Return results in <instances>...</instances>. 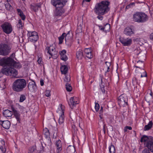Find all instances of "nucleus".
Returning a JSON list of instances; mask_svg holds the SVG:
<instances>
[{"mask_svg": "<svg viewBox=\"0 0 153 153\" xmlns=\"http://www.w3.org/2000/svg\"><path fill=\"white\" fill-rule=\"evenodd\" d=\"M105 85H106V86L108 85H109V83H106Z\"/></svg>", "mask_w": 153, "mask_h": 153, "instance_id": "64", "label": "nucleus"}, {"mask_svg": "<svg viewBox=\"0 0 153 153\" xmlns=\"http://www.w3.org/2000/svg\"><path fill=\"white\" fill-rule=\"evenodd\" d=\"M67 153H76L75 147L73 146H69L66 149Z\"/></svg>", "mask_w": 153, "mask_h": 153, "instance_id": "27", "label": "nucleus"}, {"mask_svg": "<svg viewBox=\"0 0 153 153\" xmlns=\"http://www.w3.org/2000/svg\"><path fill=\"white\" fill-rule=\"evenodd\" d=\"M65 37V43L68 46H70L73 42V40L72 37H69L68 34H66L65 33H63L62 35L59 38V44H61L63 42L64 37Z\"/></svg>", "mask_w": 153, "mask_h": 153, "instance_id": "8", "label": "nucleus"}, {"mask_svg": "<svg viewBox=\"0 0 153 153\" xmlns=\"http://www.w3.org/2000/svg\"><path fill=\"white\" fill-rule=\"evenodd\" d=\"M0 125L6 129H8L10 126V123L8 120L1 121L0 120Z\"/></svg>", "mask_w": 153, "mask_h": 153, "instance_id": "17", "label": "nucleus"}, {"mask_svg": "<svg viewBox=\"0 0 153 153\" xmlns=\"http://www.w3.org/2000/svg\"><path fill=\"white\" fill-rule=\"evenodd\" d=\"M4 32L7 34L10 33L12 31V28L10 24L8 22H5L1 26Z\"/></svg>", "mask_w": 153, "mask_h": 153, "instance_id": "12", "label": "nucleus"}, {"mask_svg": "<svg viewBox=\"0 0 153 153\" xmlns=\"http://www.w3.org/2000/svg\"><path fill=\"white\" fill-rule=\"evenodd\" d=\"M20 17L24 21L26 19L25 15L24 14V13L22 11L20 10Z\"/></svg>", "mask_w": 153, "mask_h": 153, "instance_id": "36", "label": "nucleus"}, {"mask_svg": "<svg viewBox=\"0 0 153 153\" xmlns=\"http://www.w3.org/2000/svg\"><path fill=\"white\" fill-rule=\"evenodd\" d=\"M40 85L41 86L44 85V81L42 79H41L40 81Z\"/></svg>", "mask_w": 153, "mask_h": 153, "instance_id": "55", "label": "nucleus"}, {"mask_svg": "<svg viewBox=\"0 0 153 153\" xmlns=\"http://www.w3.org/2000/svg\"><path fill=\"white\" fill-rule=\"evenodd\" d=\"M124 33L126 36H131L134 33V31L130 27L126 28L124 31Z\"/></svg>", "mask_w": 153, "mask_h": 153, "instance_id": "20", "label": "nucleus"}, {"mask_svg": "<svg viewBox=\"0 0 153 153\" xmlns=\"http://www.w3.org/2000/svg\"><path fill=\"white\" fill-rule=\"evenodd\" d=\"M17 11L18 12V13L19 14V9H17Z\"/></svg>", "mask_w": 153, "mask_h": 153, "instance_id": "63", "label": "nucleus"}, {"mask_svg": "<svg viewBox=\"0 0 153 153\" xmlns=\"http://www.w3.org/2000/svg\"><path fill=\"white\" fill-rule=\"evenodd\" d=\"M59 109L62 111V114L58 120V123L59 124L62 126L61 129L63 130L62 128L63 126V123L65 120L64 115V106H63L62 104H60Z\"/></svg>", "mask_w": 153, "mask_h": 153, "instance_id": "13", "label": "nucleus"}, {"mask_svg": "<svg viewBox=\"0 0 153 153\" xmlns=\"http://www.w3.org/2000/svg\"><path fill=\"white\" fill-rule=\"evenodd\" d=\"M95 108L96 111H97L100 108V105L98 103H97L96 102L95 103Z\"/></svg>", "mask_w": 153, "mask_h": 153, "instance_id": "42", "label": "nucleus"}, {"mask_svg": "<svg viewBox=\"0 0 153 153\" xmlns=\"http://www.w3.org/2000/svg\"><path fill=\"white\" fill-rule=\"evenodd\" d=\"M34 151V150L33 148H32L31 149L30 152H32Z\"/></svg>", "mask_w": 153, "mask_h": 153, "instance_id": "59", "label": "nucleus"}, {"mask_svg": "<svg viewBox=\"0 0 153 153\" xmlns=\"http://www.w3.org/2000/svg\"><path fill=\"white\" fill-rule=\"evenodd\" d=\"M102 110H103V107H101L100 110V113H102Z\"/></svg>", "mask_w": 153, "mask_h": 153, "instance_id": "57", "label": "nucleus"}, {"mask_svg": "<svg viewBox=\"0 0 153 153\" xmlns=\"http://www.w3.org/2000/svg\"><path fill=\"white\" fill-rule=\"evenodd\" d=\"M109 151L110 153H115V149L114 146L112 145L109 147Z\"/></svg>", "mask_w": 153, "mask_h": 153, "instance_id": "33", "label": "nucleus"}, {"mask_svg": "<svg viewBox=\"0 0 153 153\" xmlns=\"http://www.w3.org/2000/svg\"><path fill=\"white\" fill-rule=\"evenodd\" d=\"M19 23L21 27V28L20 27V30H21V31L22 34V37L25 35V33L26 32L25 29H23V27L24 25V22H22L21 20L20 19Z\"/></svg>", "mask_w": 153, "mask_h": 153, "instance_id": "28", "label": "nucleus"}, {"mask_svg": "<svg viewBox=\"0 0 153 153\" xmlns=\"http://www.w3.org/2000/svg\"><path fill=\"white\" fill-rule=\"evenodd\" d=\"M68 102V104L70 106L71 108V109H73L74 106L78 104L79 101L78 98L76 97H71L70 98Z\"/></svg>", "mask_w": 153, "mask_h": 153, "instance_id": "14", "label": "nucleus"}, {"mask_svg": "<svg viewBox=\"0 0 153 153\" xmlns=\"http://www.w3.org/2000/svg\"><path fill=\"white\" fill-rule=\"evenodd\" d=\"M7 2V3L10 2L11 0H6Z\"/></svg>", "mask_w": 153, "mask_h": 153, "instance_id": "62", "label": "nucleus"}, {"mask_svg": "<svg viewBox=\"0 0 153 153\" xmlns=\"http://www.w3.org/2000/svg\"><path fill=\"white\" fill-rule=\"evenodd\" d=\"M3 68L1 71H0V78L1 77L3 74L7 76H12L15 77L17 74V71L13 68H11L9 67L3 66Z\"/></svg>", "mask_w": 153, "mask_h": 153, "instance_id": "5", "label": "nucleus"}, {"mask_svg": "<svg viewBox=\"0 0 153 153\" xmlns=\"http://www.w3.org/2000/svg\"><path fill=\"white\" fill-rule=\"evenodd\" d=\"M132 82L134 85L137 83V80L136 78H133L132 79Z\"/></svg>", "mask_w": 153, "mask_h": 153, "instance_id": "45", "label": "nucleus"}, {"mask_svg": "<svg viewBox=\"0 0 153 153\" xmlns=\"http://www.w3.org/2000/svg\"><path fill=\"white\" fill-rule=\"evenodd\" d=\"M77 31L78 33L82 32V29L81 26H78V28L77 29Z\"/></svg>", "mask_w": 153, "mask_h": 153, "instance_id": "48", "label": "nucleus"}, {"mask_svg": "<svg viewBox=\"0 0 153 153\" xmlns=\"http://www.w3.org/2000/svg\"><path fill=\"white\" fill-rule=\"evenodd\" d=\"M1 146H5V142L3 140H1Z\"/></svg>", "mask_w": 153, "mask_h": 153, "instance_id": "54", "label": "nucleus"}, {"mask_svg": "<svg viewBox=\"0 0 153 153\" xmlns=\"http://www.w3.org/2000/svg\"><path fill=\"white\" fill-rule=\"evenodd\" d=\"M118 101L120 107H125L128 104V98L126 96L125 94H122L119 97Z\"/></svg>", "mask_w": 153, "mask_h": 153, "instance_id": "11", "label": "nucleus"}, {"mask_svg": "<svg viewBox=\"0 0 153 153\" xmlns=\"http://www.w3.org/2000/svg\"><path fill=\"white\" fill-rule=\"evenodd\" d=\"M103 130L104 131V132H105V124L104 125H103Z\"/></svg>", "mask_w": 153, "mask_h": 153, "instance_id": "58", "label": "nucleus"}, {"mask_svg": "<svg viewBox=\"0 0 153 153\" xmlns=\"http://www.w3.org/2000/svg\"><path fill=\"white\" fill-rule=\"evenodd\" d=\"M153 123L152 121H150L148 125H146L144 128V130H148L150 129L152 127Z\"/></svg>", "mask_w": 153, "mask_h": 153, "instance_id": "32", "label": "nucleus"}, {"mask_svg": "<svg viewBox=\"0 0 153 153\" xmlns=\"http://www.w3.org/2000/svg\"><path fill=\"white\" fill-rule=\"evenodd\" d=\"M5 7L6 10H10L12 8L11 5L9 3H7L5 4Z\"/></svg>", "mask_w": 153, "mask_h": 153, "instance_id": "37", "label": "nucleus"}, {"mask_svg": "<svg viewBox=\"0 0 153 153\" xmlns=\"http://www.w3.org/2000/svg\"><path fill=\"white\" fill-rule=\"evenodd\" d=\"M42 58H39L37 60L39 64H41V62L42 61Z\"/></svg>", "mask_w": 153, "mask_h": 153, "instance_id": "52", "label": "nucleus"}, {"mask_svg": "<svg viewBox=\"0 0 153 153\" xmlns=\"http://www.w3.org/2000/svg\"><path fill=\"white\" fill-rule=\"evenodd\" d=\"M101 82L100 85V86L102 91V92L104 93L105 91V90L104 89L105 86V84L104 82H105V81L104 80V81H103L102 80V77L101 78Z\"/></svg>", "mask_w": 153, "mask_h": 153, "instance_id": "31", "label": "nucleus"}, {"mask_svg": "<svg viewBox=\"0 0 153 153\" xmlns=\"http://www.w3.org/2000/svg\"><path fill=\"white\" fill-rule=\"evenodd\" d=\"M0 149L3 153H5L6 152L5 146H0Z\"/></svg>", "mask_w": 153, "mask_h": 153, "instance_id": "39", "label": "nucleus"}, {"mask_svg": "<svg viewBox=\"0 0 153 153\" xmlns=\"http://www.w3.org/2000/svg\"><path fill=\"white\" fill-rule=\"evenodd\" d=\"M62 74H66L68 72V68L65 65H62L60 68Z\"/></svg>", "mask_w": 153, "mask_h": 153, "instance_id": "30", "label": "nucleus"}, {"mask_svg": "<svg viewBox=\"0 0 153 153\" xmlns=\"http://www.w3.org/2000/svg\"><path fill=\"white\" fill-rule=\"evenodd\" d=\"M10 48L9 46L6 44H0V55L6 56L10 52Z\"/></svg>", "mask_w": 153, "mask_h": 153, "instance_id": "9", "label": "nucleus"}, {"mask_svg": "<svg viewBox=\"0 0 153 153\" xmlns=\"http://www.w3.org/2000/svg\"><path fill=\"white\" fill-rule=\"evenodd\" d=\"M67 91H71L72 90V88L70 84L67 83L65 85Z\"/></svg>", "mask_w": 153, "mask_h": 153, "instance_id": "35", "label": "nucleus"}, {"mask_svg": "<svg viewBox=\"0 0 153 153\" xmlns=\"http://www.w3.org/2000/svg\"><path fill=\"white\" fill-rule=\"evenodd\" d=\"M46 51H47V53L50 54L51 56L56 55L57 53V52L56 51L55 48L52 46L47 47Z\"/></svg>", "mask_w": 153, "mask_h": 153, "instance_id": "16", "label": "nucleus"}, {"mask_svg": "<svg viewBox=\"0 0 153 153\" xmlns=\"http://www.w3.org/2000/svg\"><path fill=\"white\" fill-rule=\"evenodd\" d=\"M66 50H62L61 52L60 53V55H66Z\"/></svg>", "mask_w": 153, "mask_h": 153, "instance_id": "46", "label": "nucleus"}, {"mask_svg": "<svg viewBox=\"0 0 153 153\" xmlns=\"http://www.w3.org/2000/svg\"><path fill=\"white\" fill-rule=\"evenodd\" d=\"M135 4L133 2V3H130V4H129L128 5H127L126 7V8H129L131 6H132V5H134Z\"/></svg>", "mask_w": 153, "mask_h": 153, "instance_id": "50", "label": "nucleus"}, {"mask_svg": "<svg viewBox=\"0 0 153 153\" xmlns=\"http://www.w3.org/2000/svg\"><path fill=\"white\" fill-rule=\"evenodd\" d=\"M27 35L28 40L31 42H34L39 39L38 33L36 31H28Z\"/></svg>", "mask_w": 153, "mask_h": 153, "instance_id": "10", "label": "nucleus"}, {"mask_svg": "<svg viewBox=\"0 0 153 153\" xmlns=\"http://www.w3.org/2000/svg\"><path fill=\"white\" fill-rule=\"evenodd\" d=\"M119 40L120 42L124 46H129L131 44L132 40L131 39H125L123 38H120Z\"/></svg>", "mask_w": 153, "mask_h": 153, "instance_id": "15", "label": "nucleus"}, {"mask_svg": "<svg viewBox=\"0 0 153 153\" xmlns=\"http://www.w3.org/2000/svg\"><path fill=\"white\" fill-rule=\"evenodd\" d=\"M105 64L106 65V68H107V70L105 72V73H106L107 72L110 71L109 69H110V67L111 66V64L110 62H105Z\"/></svg>", "mask_w": 153, "mask_h": 153, "instance_id": "34", "label": "nucleus"}, {"mask_svg": "<svg viewBox=\"0 0 153 153\" xmlns=\"http://www.w3.org/2000/svg\"><path fill=\"white\" fill-rule=\"evenodd\" d=\"M25 95V94H22L20 97V102H22L26 99Z\"/></svg>", "mask_w": 153, "mask_h": 153, "instance_id": "38", "label": "nucleus"}, {"mask_svg": "<svg viewBox=\"0 0 153 153\" xmlns=\"http://www.w3.org/2000/svg\"><path fill=\"white\" fill-rule=\"evenodd\" d=\"M99 29L100 30H103L105 31H109L110 29V25L108 24H107L103 27L102 26H99Z\"/></svg>", "mask_w": 153, "mask_h": 153, "instance_id": "29", "label": "nucleus"}, {"mask_svg": "<svg viewBox=\"0 0 153 153\" xmlns=\"http://www.w3.org/2000/svg\"><path fill=\"white\" fill-rule=\"evenodd\" d=\"M45 134L46 136V137H48L49 135V133L48 131H47L45 132Z\"/></svg>", "mask_w": 153, "mask_h": 153, "instance_id": "56", "label": "nucleus"}, {"mask_svg": "<svg viewBox=\"0 0 153 153\" xmlns=\"http://www.w3.org/2000/svg\"><path fill=\"white\" fill-rule=\"evenodd\" d=\"M23 109V111H22V112H23L24 111H25V108H24L23 107H22V108H21V109Z\"/></svg>", "mask_w": 153, "mask_h": 153, "instance_id": "60", "label": "nucleus"}, {"mask_svg": "<svg viewBox=\"0 0 153 153\" xmlns=\"http://www.w3.org/2000/svg\"><path fill=\"white\" fill-rule=\"evenodd\" d=\"M150 39L153 41V32L151 33L150 35Z\"/></svg>", "mask_w": 153, "mask_h": 153, "instance_id": "53", "label": "nucleus"}, {"mask_svg": "<svg viewBox=\"0 0 153 153\" xmlns=\"http://www.w3.org/2000/svg\"><path fill=\"white\" fill-rule=\"evenodd\" d=\"M15 56V54L13 53L9 57L1 59L0 60V65L9 66L11 68H13V67H16V62L12 58H13Z\"/></svg>", "mask_w": 153, "mask_h": 153, "instance_id": "3", "label": "nucleus"}, {"mask_svg": "<svg viewBox=\"0 0 153 153\" xmlns=\"http://www.w3.org/2000/svg\"><path fill=\"white\" fill-rule=\"evenodd\" d=\"M147 76V73L146 71H144L143 74L141 75V77H146Z\"/></svg>", "mask_w": 153, "mask_h": 153, "instance_id": "47", "label": "nucleus"}, {"mask_svg": "<svg viewBox=\"0 0 153 153\" xmlns=\"http://www.w3.org/2000/svg\"><path fill=\"white\" fill-rule=\"evenodd\" d=\"M20 91H22L26 87L27 82L24 79H20Z\"/></svg>", "mask_w": 153, "mask_h": 153, "instance_id": "19", "label": "nucleus"}, {"mask_svg": "<svg viewBox=\"0 0 153 153\" xmlns=\"http://www.w3.org/2000/svg\"><path fill=\"white\" fill-rule=\"evenodd\" d=\"M98 16H97V18L99 20H102L103 19V17L101 15H98Z\"/></svg>", "mask_w": 153, "mask_h": 153, "instance_id": "49", "label": "nucleus"}, {"mask_svg": "<svg viewBox=\"0 0 153 153\" xmlns=\"http://www.w3.org/2000/svg\"><path fill=\"white\" fill-rule=\"evenodd\" d=\"M12 108V110L13 112L8 109L5 110L3 111V114L4 117L7 119L10 118L13 114L14 115L15 117L18 122L19 123V114L17 111L15 110L13 107H11Z\"/></svg>", "mask_w": 153, "mask_h": 153, "instance_id": "7", "label": "nucleus"}, {"mask_svg": "<svg viewBox=\"0 0 153 153\" xmlns=\"http://www.w3.org/2000/svg\"><path fill=\"white\" fill-rule=\"evenodd\" d=\"M91 0H83V2H84L85 1L86 2H89Z\"/></svg>", "mask_w": 153, "mask_h": 153, "instance_id": "61", "label": "nucleus"}, {"mask_svg": "<svg viewBox=\"0 0 153 153\" xmlns=\"http://www.w3.org/2000/svg\"><path fill=\"white\" fill-rule=\"evenodd\" d=\"M149 150L147 148H145L142 151V153H151Z\"/></svg>", "mask_w": 153, "mask_h": 153, "instance_id": "44", "label": "nucleus"}, {"mask_svg": "<svg viewBox=\"0 0 153 153\" xmlns=\"http://www.w3.org/2000/svg\"><path fill=\"white\" fill-rule=\"evenodd\" d=\"M76 57L79 59H81L83 57L82 50L80 49H77L76 52Z\"/></svg>", "mask_w": 153, "mask_h": 153, "instance_id": "25", "label": "nucleus"}, {"mask_svg": "<svg viewBox=\"0 0 153 153\" xmlns=\"http://www.w3.org/2000/svg\"><path fill=\"white\" fill-rule=\"evenodd\" d=\"M70 78L69 77H68L67 76H65V80L67 82H68L70 81Z\"/></svg>", "mask_w": 153, "mask_h": 153, "instance_id": "51", "label": "nucleus"}, {"mask_svg": "<svg viewBox=\"0 0 153 153\" xmlns=\"http://www.w3.org/2000/svg\"><path fill=\"white\" fill-rule=\"evenodd\" d=\"M140 142H144L146 146L151 152H153V137L143 136L140 139Z\"/></svg>", "mask_w": 153, "mask_h": 153, "instance_id": "6", "label": "nucleus"}, {"mask_svg": "<svg viewBox=\"0 0 153 153\" xmlns=\"http://www.w3.org/2000/svg\"><path fill=\"white\" fill-rule=\"evenodd\" d=\"M13 88L14 91H19V79H17L14 82Z\"/></svg>", "mask_w": 153, "mask_h": 153, "instance_id": "22", "label": "nucleus"}, {"mask_svg": "<svg viewBox=\"0 0 153 153\" xmlns=\"http://www.w3.org/2000/svg\"><path fill=\"white\" fill-rule=\"evenodd\" d=\"M110 2L107 1H102L96 4L94 9L95 13L97 15H103L110 10L108 7Z\"/></svg>", "mask_w": 153, "mask_h": 153, "instance_id": "1", "label": "nucleus"}, {"mask_svg": "<svg viewBox=\"0 0 153 153\" xmlns=\"http://www.w3.org/2000/svg\"><path fill=\"white\" fill-rule=\"evenodd\" d=\"M51 91L50 90H46L45 91V95L47 97H49L51 95Z\"/></svg>", "mask_w": 153, "mask_h": 153, "instance_id": "41", "label": "nucleus"}, {"mask_svg": "<svg viewBox=\"0 0 153 153\" xmlns=\"http://www.w3.org/2000/svg\"><path fill=\"white\" fill-rule=\"evenodd\" d=\"M30 7L31 10L36 12L38 10L39 8L41 7V5L40 3L31 4L30 5Z\"/></svg>", "mask_w": 153, "mask_h": 153, "instance_id": "24", "label": "nucleus"}, {"mask_svg": "<svg viewBox=\"0 0 153 153\" xmlns=\"http://www.w3.org/2000/svg\"><path fill=\"white\" fill-rule=\"evenodd\" d=\"M74 126H79L81 128V126L83 125V122L82 119L79 117L76 118L75 122L74 123Z\"/></svg>", "mask_w": 153, "mask_h": 153, "instance_id": "26", "label": "nucleus"}, {"mask_svg": "<svg viewBox=\"0 0 153 153\" xmlns=\"http://www.w3.org/2000/svg\"><path fill=\"white\" fill-rule=\"evenodd\" d=\"M28 89L32 92H35L37 89L35 82L34 81L29 82L28 85Z\"/></svg>", "mask_w": 153, "mask_h": 153, "instance_id": "18", "label": "nucleus"}, {"mask_svg": "<svg viewBox=\"0 0 153 153\" xmlns=\"http://www.w3.org/2000/svg\"><path fill=\"white\" fill-rule=\"evenodd\" d=\"M132 19L135 22L143 23L148 20V16L144 13L137 12L133 14Z\"/></svg>", "mask_w": 153, "mask_h": 153, "instance_id": "4", "label": "nucleus"}, {"mask_svg": "<svg viewBox=\"0 0 153 153\" xmlns=\"http://www.w3.org/2000/svg\"><path fill=\"white\" fill-rule=\"evenodd\" d=\"M92 50L90 48H85L84 50V52L86 56L89 59L92 58L93 55L91 52Z\"/></svg>", "mask_w": 153, "mask_h": 153, "instance_id": "23", "label": "nucleus"}, {"mask_svg": "<svg viewBox=\"0 0 153 153\" xmlns=\"http://www.w3.org/2000/svg\"><path fill=\"white\" fill-rule=\"evenodd\" d=\"M61 59L64 61H65L68 59L67 56L66 55H61Z\"/></svg>", "mask_w": 153, "mask_h": 153, "instance_id": "40", "label": "nucleus"}, {"mask_svg": "<svg viewBox=\"0 0 153 153\" xmlns=\"http://www.w3.org/2000/svg\"><path fill=\"white\" fill-rule=\"evenodd\" d=\"M67 1H62L60 0H51V4L56 7L54 12V16H60L64 12L63 7L65 5Z\"/></svg>", "mask_w": 153, "mask_h": 153, "instance_id": "2", "label": "nucleus"}, {"mask_svg": "<svg viewBox=\"0 0 153 153\" xmlns=\"http://www.w3.org/2000/svg\"><path fill=\"white\" fill-rule=\"evenodd\" d=\"M132 129V127L130 126H126L125 127L124 129V130L125 132H127V129H128L129 130H131Z\"/></svg>", "mask_w": 153, "mask_h": 153, "instance_id": "43", "label": "nucleus"}, {"mask_svg": "<svg viewBox=\"0 0 153 153\" xmlns=\"http://www.w3.org/2000/svg\"><path fill=\"white\" fill-rule=\"evenodd\" d=\"M56 153H60L62 150L61 141L60 140L56 141Z\"/></svg>", "mask_w": 153, "mask_h": 153, "instance_id": "21", "label": "nucleus"}]
</instances>
